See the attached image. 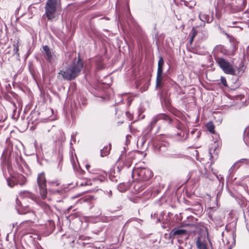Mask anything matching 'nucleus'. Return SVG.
<instances>
[{"instance_id": "a878e982", "label": "nucleus", "mask_w": 249, "mask_h": 249, "mask_svg": "<svg viewBox=\"0 0 249 249\" xmlns=\"http://www.w3.org/2000/svg\"><path fill=\"white\" fill-rule=\"evenodd\" d=\"M19 196L21 197H23L24 196L29 197L31 196V193L28 191H26L20 192L19 193Z\"/></svg>"}, {"instance_id": "473e14b6", "label": "nucleus", "mask_w": 249, "mask_h": 249, "mask_svg": "<svg viewBox=\"0 0 249 249\" xmlns=\"http://www.w3.org/2000/svg\"><path fill=\"white\" fill-rule=\"evenodd\" d=\"M131 138V136L130 135H129V134L127 135L126 136V141L128 142V141H129Z\"/></svg>"}, {"instance_id": "5701e85b", "label": "nucleus", "mask_w": 249, "mask_h": 249, "mask_svg": "<svg viewBox=\"0 0 249 249\" xmlns=\"http://www.w3.org/2000/svg\"><path fill=\"white\" fill-rule=\"evenodd\" d=\"M15 180H16V178H7V181L8 185L11 187L14 186L16 184Z\"/></svg>"}, {"instance_id": "58836bf2", "label": "nucleus", "mask_w": 249, "mask_h": 249, "mask_svg": "<svg viewBox=\"0 0 249 249\" xmlns=\"http://www.w3.org/2000/svg\"><path fill=\"white\" fill-rule=\"evenodd\" d=\"M229 249H231V248Z\"/></svg>"}, {"instance_id": "423d86ee", "label": "nucleus", "mask_w": 249, "mask_h": 249, "mask_svg": "<svg viewBox=\"0 0 249 249\" xmlns=\"http://www.w3.org/2000/svg\"><path fill=\"white\" fill-rule=\"evenodd\" d=\"M86 169L89 174L90 179L94 181H99L100 182L104 181L107 178V174L105 172L99 170L91 168L89 165H86Z\"/></svg>"}, {"instance_id": "6ab92c4d", "label": "nucleus", "mask_w": 249, "mask_h": 249, "mask_svg": "<svg viewBox=\"0 0 249 249\" xmlns=\"http://www.w3.org/2000/svg\"><path fill=\"white\" fill-rule=\"evenodd\" d=\"M16 180L19 184L20 185H24L26 182V178L22 175L20 174L16 177Z\"/></svg>"}, {"instance_id": "c9c22d12", "label": "nucleus", "mask_w": 249, "mask_h": 249, "mask_svg": "<svg viewBox=\"0 0 249 249\" xmlns=\"http://www.w3.org/2000/svg\"><path fill=\"white\" fill-rule=\"evenodd\" d=\"M71 209V207H70V208H69V209H68V210H70V209Z\"/></svg>"}, {"instance_id": "1a4fd4ad", "label": "nucleus", "mask_w": 249, "mask_h": 249, "mask_svg": "<svg viewBox=\"0 0 249 249\" xmlns=\"http://www.w3.org/2000/svg\"><path fill=\"white\" fill-rule=\"evenodd\" d=\"M37 182L42 198L44 199L47 197V189L46 179L44 173H41L38 175Z\"/></svg>"}, {"instance_id": "c756f323", "label": "nucleus", "mask_w": 249, "mask_h": 249, "mask_svg": "<svg viewBox=\"0 0 249 249\" xmlns=\"http://www.w3.org/2000/svg\"><path fill=\"white\" fill-rule=\"evenodd\" d=\"M220 80H221V83L225 87L228 86L227 80L225 77L221 76Z\"/></svg>"}, {"instance_id": "2f4dec72", "label": "nucleus", "mask_w": 249, "mask_h": 249, "mask_svg": "<svg viewBox=\"0 0 249 249\" xmlns=\"http://www.w3.org/2000/svg\"><path fill=\"white\" fill-rule=\"evenodd\" d=\"M6 154H7V150H6V149H5V150L3 151V153H2V158H3L6 159Z\"/></svg>"}, {"instance_id": "2eb2a0df", "label": "nucleus", "mask_w": 249, "mask_h": 249, "mask_svg": "<svg viewBox=\"0 0 249 249\" xmlns=\"http://www.w3.org/2000/svg\"><path fill=\"white\" fill-rule=\"evenodd\" d=\"M49 184H50L52 188L50 189V190H52L54 193H57L58 194H60L62 192V190H55L53 188L55 186H58L60 185V182H59L57 180L55 181H51L49 182Z\"/></svg>"}, {"instance_id": "9d476101", "label": "nucleus", "mask_w": 249, "mask_h": 249, "mask_svg": "<svg viewBox=\"0 0 249 249\" xmlns=\"http://www.w3.org/2000/svg\"><path fill=\"white\" fill-rule=\"evenodd\" d=\"M164 65V60L162 57H160L158 61V70L156 77V87L161 88L162 87V82L163 80V68Z\"/></svg>"}, {"instance_id": "393cba45", "label": "nucleus", "mask_w": 249, "mask_h": 249, "mask_svg": "<svg viewBox=\"0 0 249 249\" xmlns=\"http://www.w3.org/2000/svg\"><path fill=\"white\" fill-rule=\"evenodd\" d=\"M93 199V197L92 196H86L84 197H82L81 199V200L82 202H90Z\"/></svg>"}, {"instance_id": "72a5a7b5", "label": "nucleus", "mask_w": 249, "mask_h": 249, "mask_svg": "<svg viewBox=\"0 0 249 249\" xmlns=\"http://www.w3.org/2000/svg\"><path fill=\"white\" fill-rule=\"evenodd\" d=\"M241 160H245L247 161L246 163H248V160L247 159H243Z\"/></svg>"}, {"instance_id": "7ed1b4c3", "label": "nucleus", "mask_w": 249, "mask_h": 249, "mask_svg": "<svg viewBox=\"0 0 249 249\" xmlns=\"http://www.w3.org/2000/svg\"><path fill=\"white\" fill-rule=\"evenodd\" d=\"M153 176L151 170L146 168L135 167L132 170V177L134 180L138 181L149 180Z\"/></svg>"}, {"instance_id": "9b49d317", "label": "nucleus", "mask_w": 249, "mask_h": 249, "mask_svg": "<svg viewBox=\"0 0 249 249\" xmlns=\"http://www.w3.org/2000/svg\"><path fill=\"white\" fill-rule=\"evenodd\" d=\"M187 234V231L183 229L178 228L173 229L169 233L170 239H174L176 237H182Z\"/></svg>"}, {"instance_id": "20e7f679", "label": "nucleus", "mask_w": 249, "mask_h": 249, "mask_svg": "<svg viewBox=\"0 0 249 249\" xmlns=\"http://www.w3.org/2000/svg\"><path fill=\"white\" fill-rule=\"evenodd\" d=\"M16 209L20 214H29V219L25 222L34 223L36 218L35 211L29 207V206H24L21 201L17 197L16 199Z\"/></svg>"}, {"instance_id": "412c9836", "label": "nucleus", "mask_w": 249, "mask_h": 249, "mask_svg": "<svg viewBox=\"0 0 249 249\" xmlns=\"http://www.w3.org/2000/svg\"><path fill=\"white\" fill-rule=\"evenodd\" d=\"M197 27H193L192 29L191 32L190 33V36H191V37L190 38V43L191 44L194 41V38L196 36L197 32L196 30V28Z\"/></svg>"}, {"instance_id": "f257e3e1", "label": "nucleus", "mask_w": 249, "mask_h": 249, "mask_svg": "<svg viewBox=\"0 0 249 249\" xmlns=\"http://www.w3.org/2000/svg\"><path fill=\"white\" fill-rule=\"evenodd\" d=\"M83 67V62L80 57H78L77 59H74L72 63L69 65L65 71L61 70L58 74L61 75L65 80L71 81L79 75Z\"/></svg>"}, {"instance_id": "0eeeda50", "label": "nucleus", "mask_w": 249, "mask_h": 249, "mask_svg": "<svg viewBox=\"0 0 249 249\" xmlns=\"http://www.w3.org/2000/svg\"><path fill=\"white\" fill-rule=\"evenodd\" d=\"M133 162V158L126 153H122L117 163V168L119 171L124 168H128L131 166Z\"/></svg>"}, {"instance_id": "c85d7f7f", "label": "nucleus", "mask_w": 249, "mask_h": 249, "mask_svg": "<svg viewBox=\"0 0 249 249\" xmlns=\"http://www.w3.org/2000/svg\"><path fill=\"white\" fill-rule=\"evenodd\" d=\"M199 17L201 20L203 21H206L208 22L207 20V15H206L205 14H200L199 15Z\"/></svg>"}, {"instance_id": "7c9ffc66", "label": "nucleus", "mask_w": 249, "mask_h": 249, "mask_svg": "<svg viewBox=\"0 0 249 249\" xmlns=\"http://www.w3.org/2000/svg\"><path fill=\"white\" fill-rule=\"evenodd\" d=\"M126 116L128 118L129 121H131L133 119V116L132 114H131L129 111H126L125 112Z\"/></svg>"}, {"instance_id": "39448f33", "label": "nucleus", "mask_w": 249, "mask_h": 249, "mask_svg": "<svg viewBox=\"0 0 249 249\" xmlns=\"http://www.w3.org/2000/svg\"><path fill=\"white\" fill-rule=\"evenodd\" d=\"M164 120L168 123L169 124H172L174 121L173 119H172L169 115L164 113H160L155 116L152 121H151L149 125L147 126V129L148 131L142 137L143 142H145L148 137V133H150L152 129L155 126L156 124L159 120Z\"/></svg>"}, {"instance_id": "bb28decb", "label": "nucleus", "mask_w": 249, "mask_h": 249, "mask_svg": "<svg viewBox=\"0 0 249 249\" xmlns=\"http://www.w3.org/2000/svg\"><path fill=\"white\" fill-rule=\"evenodd\" d=\"M48 132L50 134H49L48 135H47L46 136L47 137V138L49 139H52L53 140H55L56 138V137H55V136L54 135V132L51 131L50 130H49Z\"/></svg>"}, {"instance_id": "6e6552de", "label": "nucleus", "mask_w": 249, "mask_h": 249, "mask_svg": "<svg viewBox=\"0 0 249 249\" xmlns=\"http://www.w3.org/2000/svg\"><path fill=\"white\" fill-rule=\"evenodd\" d=\"M215 60L225 73L231 75L235 74V70L230 62L222 57H216Z\"/></svg>"}, {"instance_id": "4be33fe9", "label": "nucleus", "mask_w": 249, "mask_h": 249, "mask_svg": "<svg viewBox=\"0 0 249 249\" xmlns=\"http://www.w3.org/2000/svg\"><path fill=\"white\" fill-rule=\"evenodd\" d=\"M206 126L208 130L210 132H211L212 134H214V133H215V130H214L215 126H214V125H213V124L212 122H210L208 123L206 125Z\"/></svg>"}, {"instance_id": "b1692460", "label": "nucleus", "mask_w": 249, "mask_h": 249, "mask_svg": "<svg viewBox=\"0 0 249 249\" xmlns=\"http://www.w3.org/2000/svg\"><path fill=\"white\" fill-rule=\"evenodd\" d=\"M96 66L98 70H101L104 68V65L102 60H100L97 61Z\"/></svg>"}, {"instance_id": "dca6fc26", "label": "nucleus", "mask_w": 249, "mask_h": 249, "mask_svg": "<svg viewBox=\"0 0 249 249\" xmlns=\"http://www.w3.org/2000/svg\"><path fill=\"white\" fill-rule=\"evenodd\" d=\"M174 121L173 123H174L175 124V128L177 130H186V127L185 125L178 119L175 118L174 119Z\"/></svg>"}, {"instance_id": "f03ea898", "label": "nucleus", "mask_w": 249, "mask_h": 249, "mask_svg": "<svg viewBox=\"0 0 249 249\" xmlns=\"http://www.w3.org/2000/svg\"><path fill=\"white\" fill-rule=\"evenodd\" d=\"M61 8V0H48L45 6V14L48 20L53 21L57 16L56 11Z\"/></svg>"}, {"instance_id": "4c0bfd02", "label": "nucleus", "mask_w": 249, "mask_h": 249, "mask_svg": "<svg viewBox=\"0 0 249 249\" xmlns=\"http://www.w3.org/2000/svg\"><path fill=\"white\" fill-rule=\"evenodd\" d=\"M80 185L82 186V185H83V184H80Z\"/></svg>"}, {"instance_id": "f8f14e48", "label": "nucleus", "mask_w": 249, "mask_h": 249, "mask_svg": "<svg viewBox=\"0 0 249 249\" xmlns=\"http://www.w3.org/2000/svg\"><path fill=\"white\" fill-rule=\"evenodd\" d=\"M43 55L47 61L51 63L53 60V54L49 47L47 45L43 47Z\"/></svg>"}, {"instance_id": "e433bc0d", "label": "nucleus", "mask_w": 249, "mask_h": 249, "mask_svg": "<svg viewBox=\"0 0 249 249\" xmlns=\"http://www.w3.org/2000/svg\"><path fill=\"white\" fill-rule=\"evenodd\" d=\"M77 196H74V197H72V198H77Z\"/></svg>"}, {"instance_id": "a211bd4d", "label": "nucleus", "mask_w": 249, "mask_h": 249, "mask_svg": "<svg viewBox=\"0 0 249 249\" xmlns=\"http://www.w3.org/2000/svg\"><path fill=\"white\" fill-rule=\"evenodd\" d=\"M167 145L168 144L166 143H162L159 142L156 144V148L160 152H165L167 150Z\"/></svg>"}, {"instance_id": "4468645a", "label": "nucleus", "mask_w": 249, "mask_h": 249, "mask_svg": "<svg viewBox=\"0 0 249 249\" xmlns=\"http://www.w3.org/2000/svg\"><path fill=\"white\" fill-rule=\"evenodd\" d=\"M186 133V130H174L172 135L173 137L178 140H181L184 138L185 134Z\"/></svg>"}, {"instance_id": "f704fd0d", "label": "nucleus", "mask_w": 249, "mask_h": 249, "mask_svg": "<svg viewBox=\"0 0 249 249\" xmlns=\"http://www.w3.org/2000/svg\"><path fill=\"white\" fill-rule=\"evenodd\" d=\"M161 137H162V136H160L159 137H158L157 138V139H159V140H160V138H161Z\"/></svg>"}, {"instance_id": "aec40b11", "label": "nucleus", "mask_w": 249, "mask_h": 249, "mask_svg": "<svg viewBox=\"0 0 249 249\" xmlns=\"http://www.w3.org/2000/svg\"><path fill=\"white\" fill-rule=\"evenodd\" d=\"M111 144H109V147L107 146H104V147L102 150H101V156L102 157H105L108 155L111 150Z\"/></svg>"}, {"instance_id": "ddd939ff", "label": "nucleus", "mask_w": 249, "mask_h": 249, "mask_svg": "<svg viewBox=\"0 0 249 249\" xmlns=\"http://www.w3.org/2000/svg\"><path fill=\"white\" fill-rule=\"evenodd\" d=\"M196 246L198 249H208L207 241L205 237L201 236L197 238Z\"/></svg>"}, {"instance_id": "f3484780", "label": "nucleus", "mask_w": 249, "mask_h": 249, "mask_svg": "<svg viewBox=\"0 0 249 249\" xmlns=\"http://www.w3.org/2000/svg\"><path fill=\"white\" fill-rule=\"evenodd\" d=\"M19 42L18 39L15 40L13 42V55L17 54L18 57L19 56V53H18L19 51Z\"/></svg>"}, {"instance_id": "cd10ccee", "label": "nucleus", "mask_w": 249, "mask_h": 249, "mask_svg": "<svg viewBox=\"0 0 249 249\" xmlns=\"http://www.w3.org/2000/svg\"><path fill=\"white\" fill-rule=\"evenodd\" d=\"M134 188L139 192H141L144 189V188H142L141 185L140 183H137V184H136L134 186Z\"/></svg>"}]
</instances>
